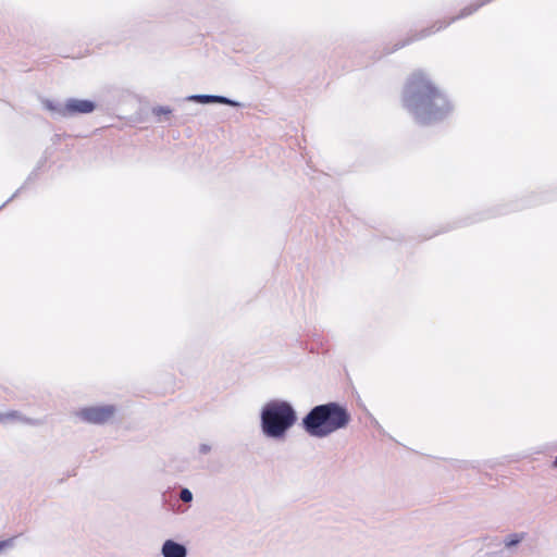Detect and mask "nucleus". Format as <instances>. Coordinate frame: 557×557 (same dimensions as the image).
<instances>
[{
    "instance_id": "obj_2",
    "label": "nucleus",
    "mask_w": 557,
    "mask_h": 557,
    "mask_svg": "<svg viewBox=\"0 0 557 557\" xmlns=\"http://www.w3.org/2000/svg\"><path fill=\"white\" fill-rule=\"evenodd\" d=\"M350 419V413L344 406L330 401L312 407L302 418L301 425L310 436L323 438L345 429Z\"/></svg>"
},
{
    "instance_id": "obj_18",
    "label": "nucleus",
    "mask_w": 557,
    "mask_h": 557,
    "mask_svg": "<svg viewBox=\"0 0 557 557\" xmlns=\"http://www.w3.org/2000/svg\"><path fill=\"white\" fill-rule=\"evenodd\" d=\"M16 194L17 193L13 194V196L9 199V201L12 200L14 197H16Z\"/></svg>"
},
{
    "instance_id": "obj_14",
    "label": "nucleus",
    "mask_w": 557,
    "mask_h": 557,
    "mask_svg": "<svg viewBox=\"0 0 557 557\" xmlns=\"http://www.w3.org/2000/svg\"><path fill=\"white\" fill-rule=\"evenodd\" d=\"M446 25H447V24H445V26H446ZM434 27H435V26H433V27H432V28H430V29H424V30H422L421 35H420V36H418V37H417V39H420V38H423V37H426V36L431 35V34H434L435 32H437V30H440L441 28H443V27H444V25H443V23H440V25H438L435 29H433Z\"/></svg>"
},
{
    "instance_id": "obj_11",
    "label": "nucleus",
    "mask_w": 557,
    "mask_h": 557,
    "mask_svg": "<svg viewBox=\"0 0 557 557\" xmlns=\"http://www.w3.org/2000/svg\"><path fill=\"white\" fill-rule=\"evenodd\" d=\"M178 498L185 503V504H189L193 502V493L189 488L187 487H182L181 491H180V494H178Z\"/></svg>"
},
{
    "instance_id": "obj_6",
    "label": "nucleus",
    "mask_w": 557,
    "mask_h": 557,
    "mask_svg": "<svg viewBox=\"0 0 557 557\" xmlns=\"http://www.w3.org/2000/svg\"><path fill=\"white\" fill-rule=\"evenodd\" d=\"M188 101L208 104V103H221L231 107H240V103L224 96L218 95H191L186 98Z\"/></svg>"
},
{
    "instance_id": "obj_16",
    "label": "nucleus",
    "mask_w": 557,
    "mask_h": 557,
    "mask_svg": "<svg viewBox=\"0 0 557 557\" xmlns=\"http://www.w3.org/2000/svg\"><path fill=\"white\" fill-rule=\"evenodd\" d=\"M409 41H407L408 44ZM406 42H403L401 45H398L397 48L405 47Z\"/></svg>"
},
{
    "instance_id": "obj_4",
    "label": "nucleus",
    "mask_w": 557,
    "mask_h": 557,
    "mask_svg": "<svg viewBox=\"0 0 557 557\" xmlns=\"http://www.w3.org/2000/svg\"><path fill=\"white\" fill-rule=\"evenodd\" d=\"M116 408L113 405H101L82 408L77 416L90 424H104L115 414Z\"/></svg>"
},
{
    "instance_id": "obj_1",
    "label": "nucleus",
    "mask_w": 557,
    "mask_h": 557,
    "mask_svg": "<svg viewBox=\"0 0 557 557\" xmlns=\"http://www.w3.org/2000/svg\"><path fill=\"white\" fill-rule=\"evenodd\" d=\"M403 102L420 124L441 121L451 111L446 96L421 71L414 72L408 78L403 94Z\"/></svg>"
},
{
    "instance_id": "obj_17",
    "label": "nucleus",
    "mask_w": 557,
    "mask_h": 557,
    "mask_svg": "<svg viewBox=\"0 0 557 557\" xmlns=\"http://www.w3.org/2000/svg\"><path fill=\"white\" fill-rule=\"evenodd\" d=\"M554 467H557V457L554 460Z\"/></svg>"
},
{
    "instance_id": "obj_3",
    "label": "nucleus",
    "mask_w": 557,
    "mask_h": 557,
    "mask_svg": "<svg viewBox=\"0 0 557 557\" xmlns=\"http://www.w3.org/2000/svg\"><path fill=\"white\" fill-rule=\"evenodd\" d=\"M297 422V412L294 406L282 399L268 401L260 412V426L262 434L271 440L282 442L289 430Z\"/></svg>"
},
{
    "instance_id": "obj_12",
    "label": "nucleus",
    "mask_w": 557,
    "mask_h": 557,
    "mask_svg": "<svg viewBox=\"0 0 557 557\" xmlns=\"http://www.w3.org/2000/svg\"><path fill=\"white\" fill-rule=\"evenodd\" d=\"M46 108H47L48 110H50L51 112H54V113H57V114H59V115L63 116V112H62V109L64 108V106H63V104H61V103H54V102H52V101H47V102H46Z\"/></svg>"
},
{
    "instance_id": "obj_15",
    "label": "nucleus",
    "mask_w": 557,
    "mask_h": 557,
    "mask_svg": "<svg viewBox=\"0 0 557 557\" xmlns=\"http://www.w3.org/2000/svg\"><path fill=\"white\" fill-rule=\"evenodd\" d=\"M210 450H211V446H210V445H208V444H201V445L199 446V453H200L201 455H207V454H209V453H210Z\"/></svg>"
},
{
    "instance_id": "obj_5",
    "label": "nucleus",
    "mask_w": 557,
    "mask_h": 557,
    "mask_svg": "<svg viewBox=\"0 0 557 557\" xmlns=\"http://www.w3.org/2000/svg\"><path fill=\"white\" fill-rule=\"evenodd\" d=\"M96 108L95 102L85 99L71 98L62 109L63 116H72L75 114L91 113Z\"/></svg>"
},
{
    "instance_id": "obj_10",
    "label": "nucleus",
    "mask_w": 557,
    "mask_h": 557,
    "mask_svg": "<svg viewBox=\"0 0 557 557\" xmlns=\"http://www.w3.org/2000/svg\"><path fill=\"white\" fill-rule=\"evenodd\" d=\"M491 0H483L481 3H478V4H471L467 8H465L460 15L458 17H465V16H468L470 14H472L473 12H475L480 7H482L483 4L490 2Z\"/></svg>"
},
{
    "instance_id": "obj_7",
    "label": "nucleus",
    "mask_w": 557,
    "mask_h": 557,
    "mask_svg": "<svg viewBox=\"0 0 557 557\" xmlns=\"http://www.w3.org/2000/svg\"><path fill=\"white\" fill-rule=\"evenodd\" d=\"M162 557H187L188 549L186 545L174 540H165L161 546Z\"/></svg>"
},
{
    "instance_id": "obj_9",
    "label": "nucleus",
    "mask_w": 557,
    "mask_h": 557,
    "mask_svg": "<svg viewBox=\"0 0 557 557\" xmlns=\"http://www.w3.org/2000/svg\"><path fill=\"white\" fill-rule=\"evenodd\" d=\"M527 537V533H510L504 539V546L507 549H513L517 547L524 539Z\"/></svg>"
},
{
    "instance_id": "obj_19",
    "label": "nucleus",
    "mask_w": 557,
    "mask_h": 557,
    "mask_svg": "<svg viewBox=\"0 0 557 557\" xmlns=\"http://www.w3.org/2000/svg\"><path fill=\"white\" fill-rule=\"evenodd\" d=\"M8 202H9V200L4 201V203L0 207V209L3 208L5 205H8Z\"/></svg>"
},
{
    "instance_id": "obj_13",
    "label": "nucleus",
    "mask_w": 557,
    "mask_h": 557,
    "mask_svg": "<svg viewBox=\"0 0 557 557\" xmlns=\"http://www.w3.org/2000/svg\"><path fill=\"white\" fill-rule=\"evenodd\" d=\"M152 113L154 115H161V114L170 115L172 113V110L169 107L159 106V107H154L152 109Z\"/></svg>"
},
{
    "instance_id": "obj_8",
    "label": "nucleus",
    "mask_w": 557,
    "mask_h": 557,
    "mask_svg": "<svg viewBox=\"0 0 557 557\" xmlns=\"http://www.w3.org/2000/svg\"><path fill=\"white\" fill-rule=\"evenodd\" d=\"M12 419H16L23 423L33 424V425H38L41 423L39 420H34V419L23 417L18 411H9L7 413L0 412V422H3L5 420H12Z\"/></svg>"
}]
</instances>
